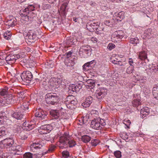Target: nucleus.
Instances as JSON below:
<instances>
[{"label":"nucleus","instance_id":"63","mask_svg":"<svg viewBox=\"0 0 158 158\" xmlns=\"http://www.w3.org/2000/svg\"><path fill=\"white\" fill-rule=\"evenodd\" d=\"M153 69L156 71H158V65L155 66Z\"/></svg>","mask_w":158,"mask_h":158},{"label":"nucleus","instance_id":"62","mask_svg":"<svg viewBox=\"0 0 158 158\" xmlns=\"http://www.w3.org/2000/svg\"><path fill=\"white\" fill-rule=\"evenodd\" d=\"M91 114H98V112L96 110H92L91 111Z\"/></svg>","mask_w":158,"mask_h":158},{"label":"nucleus","instance_id":"48","mask_svg":"<svg viewBox=\"0 0 158 158\" xmlns=\"http://www.w3.org/2000/svg\"><path fill=\"white\" fill-rule=\"evenodd\" d=\"M89 66H90V67L91 69H92L93 67H94L96 64V62L94 60H93L89 62Z\"/></svg>","mask_w":158,"mask_h":158},{"label":"nucleus","instance_id":"11","mask_svg":"<svg viewBox=\"0 0 158 158\" xmlns=\"http://www.w3.org/2000/svg\"><path fill=\"white\" fill-rule=\"evenodd\" d=\"M91 127L95 129L98 130L102 128V127H101L99 119H95L92 120L91 122Z\"/></svg>","mask_w":158,"mask_h":158},{"label":"nucleus","instance_id":"37","mask_svg":"<svg viewBox=\"0 0 158 158\" xmlns=\"http://www.w3.org/2000/svg\"><path fill=\"white\" fill-rule=\"evenodd\" d=\"M90 26L93 29H95L96 27L98 26V23L97 22L92 21L89 24Z\"/></svg>","mask_w":158,"mask_h":158},{"label":"nucleus","instance_id":"4","mask_svg":"<svg viewBox=\"0 0 158 158\" xmlns=\"http://www.w3.org/2000/svg\"><path fill=\"white\" fill-rule=\"evenodd\" d=\"M124 34L122 31H118L114 32L112 35L111 39L114 42L119 41L124 36Z\"/></svg>","mask_w":158,"mask_h":158},{"label":"nucleus","instance_id":"24","mask_svg":"<svg viewBox=\"0 0 158 158\" xmlns=\"http://www.w3.org/2000/svg\"><path fill=\"white\" fill-rule=\"evenodd\" d=\"M12 117L17 119H21L23 118V115L19 112H15L12 114Z\"/></svg>","mask_w":158,"mask_h":158},{"label":"nucleus","instance_id":"47","mask_svg":"<svg viewBox=\"0 0 158 158\" xmlns=\"http://www.w3.org/2000/svg\"><path fill=\"white\" fill-rule=\"evenodd\" d=\"M120 137L123 139H127L128 138V136L126 133H123L120 135Z\"/></svg>","mask_w":158,"mask_h":158},{"label":"nucleus","instance_id":"60","mask_svg":"<svg viewBox=\"0 0 158 158\" xmlns=\"http://www.w3.org/2000/svg\"><path fill=\"white\" fill-rule=\"evenodd\" d=\"M105 24L107 26H109L110 25V21L109 20H106L105 22Z\"/></svg>","mask_w":158,"mask_h":158},{"label":"nucleus","instance_id":"3","mask_svg":"<svg viewBox=\"0 0 158 158\" xmlns=\"http://www.w3.org/2000/svg\"><path fill=\"white\" fill-rule=\"evenodd\" d=\"M19 58L20 56L19 55L10 54L6 56L5 60L7 64L11 65L14 64L16 60Z\"/></svg>","mask_w":158,"mask_h":158},{"label":"nucleus","instance_id":"42","mask_svg":"<svg viewBox=\"0 0 158 158\" xmlns=\"http://www.w3.org/2000/svg\"><path fill=\"white\" fill-rule=\"evenodd\" d=\"M114 156L117 158H120L121 156V153L119 151H116L114 152Z\"/></svg>","mask_w":158,"mask_h":158},{"label":"nucleus","instance_id":"23","mask_svg":"<svg viewBox=\"0 0 158 158\" xmlns=\"http://www.w3.org/2000/svg\"><path fill=\"white\" fill-rule=\"evenodd\" d=\"M152 93L154 98L158 99V85L155 86L153 87Z\"/></svg>","mask_w":158,"mask_h":158},{"label":"nucleus","instance_id":"45","mask_svg":"<svg viewBox=\"0 0 158 158\" xmlns=\"http://www.w3.org/2000/svg\"><path fill=\"white\" fill-rule=\"evenodd\" d=\"M115 44L112 43H109L107 47V48H108L110 50H111L112 49L115 48Z\"/></svg>","mask_w":158,"mask_h":158},{"label":"nucleus","instance_id":"46","mask_svg":"<svg viewBox=\"0 0 158 158\" xmlns=\"http://www.w3.org/2000/svg\"><path fill=\"white\" fill-rule=\"evenodd\" d=\"M99 119L101 127H103L106 125V122L105 120L103 119H100V118H97Z\"/></svg>","mask_w":158,"mask_h":158},{"label":"nucleus","instance_id":"6","mask_svg":"<svg viewBox=\"0 0 158 158\" xmlns=\"http://www.w3.org/2000/svg\"><path fill=\"white\" fill-rule=\"evenodd\" d=\"M43 145L44 143L42 142L33 143L30 146V150L33 152L37 151L42 148Z\"/></svg>","mask_w":158,"mask_h":158},{"label":"nucleus","instance_id":"19","mask_svg":"<svg viewBox=\"0 0 158 158\" xmlns=\"http://www.w3.org/2000/svg\"><path fill=\"white\" fill-rule=\"evenodd\" d=\"M69 136L68 135H65L63 136H61L60 137V142L61 143L64 144L68 143L69 141Z\"/></svg>","mask_w":158,"mask_h":158},{"label":"nucleus","instance_id":"52","mask_svg":"<svg viewBox=\"0 0 158 158\" xmlns=\"http://www.w3.org/2000/svg\"><path fill=\"white\" fill-rule=\"evenodd\" d=\"M45 139L47 141H52L53 140V137L49 135H47L45 137Z\"/></svg>","mask_w":158,"mask_h":158},{"label":"nucleus","instance_id":"50","mask_svg":"<svg viewBox=\"0 0 158 158\" xmlns=\"http://www.w3.org/2000/svg\"><path fill=\"white\" fill-rule=\"evenodd\" d=\"M40 110L41 109H36V112L35 113V116L38 117H41Z\"/></svg>","mask_w":158,"mask_h":158},{"label":"nucleus","instance_id":"39","mask_svg":"<svg viewBox=\"0 0 158 158\" xmlns=\"http://www.w3.org/2000/svg\"><path fill=\"white\" fill-rule=\"evenodd\" d=\"M89 62L85 63L83 66V69L86 71H87L91 69L89 66Z\"/></svg>","mask_w":158,"mask_h":158},{"label":"nucleus","instance_id":"9","mask_svg":"<svg viewBox=\"0 0 158 158\" xmlns=\"http://www.w3.org/2000/svg\"><path fill=\"white\" fill-rule=\"evenodd\" d=\"M107 89L104 87H101L98 89L96 91V95L98 99H100L107 94Z\"/></svg>","mask_w":158,"mask_h":158},{"label":"nucleus","instance_id":"29","mask_svg":"<svg viewBox=\"0 0 158 158\" xmlns=\"http://www.w3.org/2000/svg\"><path fill=\"white\" fill-rule=\"evenodd\" d=\"M90 137L87 135H84L81 138V140L82 141L85 143L89 142L90 141Z\"/></svg>","mask_w":158,"mask_h":158},{"label":"nucleus","instance_id":"28","mask_svg":"<svg viewBox=\"0 0 158 158\" xmlns=\"http://www.w3.org/2000/svg\"><path fill=\"white\" fill-rule=\"evenodd\" d=\"M140 100L139 99H134L132 102V104L134 107H137L141 104Z\"/></svg>","mask_w":158,"mask_h":158},{"label":"nucleus","instance_id":"17","mask_svg":"<svg viewBox=\"0 0 158 158\" xmlns=\"http://www.w3.org/2000/svg\"><path fill=\"white\" fill-rule=\"evenodd\" d=\"M147 52L145 51H140L139 53L138 54V58L142 60H145L147 58Z\"/></svg>","mask_w":158,"mask_h":158},{"label":"nucleus","instance_id":"41","mask_svg":"<svg viewBox=\"0 0 158 158\" xmlns=\"http://www.w3.org/2000/svg\"><path fill=\"white\" fill-rule=\"evenodd\" d=\"M68 143L69 147H73L76 144L75 141L72 139L69 140Z\"/></svg>","mask_w":158,"mask_h":158},{"label":"nucleus","instance_id":"31","mask_svg":"<svg viewBox=\"0 0 158 158\" xmlns=\"http://www.w3.org/2000/svg\"><path fill=\"white\" fill-rule=\"evenodd\" d=\"M87 83L89 84L87 85L91 88H93L95 85L94 81L92 80H89L87 81Z\"/></svg>","mask_w":158,"mask_h":158},{"label":"nucleus","instance_id":"22","mask_svg":"<svg viewBox=\"0 0 158 158\" xmlns=\"http://www.w3.org/2000/svg\"><path fill=\"white\" fill-rule=\"evenodd\" d=\"M125 17V13L123 11H121L118 13L117 16V20L118 22L121 21Z\"/></svg>","mask_w":158,"mask_h":158},{"label":"nucleus","instance_id":"33","mask_svg":"<svg viewBox=\"0 0 158 158\" xmlns=\"http://www.w3.org/2000/svg\"><path fill=\"white\" fill-rule=\"evenodd\" d=\"M11 33L10 31H7L4 34V38L6 40L9 39L11 37Z\"/></svg>","mask_w":158,"mask_h":158},{"label":"nucleus","instance_id":"35","mask_svg":"<svg viewBox=\"0 0 158 158\" xmlns=\"http://www.w3.org/2000/svg\"><path fill=\"white\" fill-rule=\"evenodd\" d=\"M35 6L33 5H30L27 8H25V10H27L29 13V12H31L34 10L35 9Z\"/></svg>","mask_w":158,"mask_h":158},{"label":"nucleus","instance_id":"61","mask_svg":"<svg viewBox=\"0 0 158 158\" xmlns=\"http://www.w3.org/2000/svg\"><path fill=\"white\" fill-rule=\"evenodd\" d=\"M27 124H28L26 122H24L23 124V127H25V128H27Z\"/></svg>","mask_w":158,"mask_h":158},{"label":"nucleus","instance_id":"43","mask_svg":"<svg viewBox=\"0 0 158 158\" xmlns=\"http://www.w3.org/2000/svg\"><path fill=\"white\" fill-rule=\"evenodd\" d=\"M6 128L4 127L0 128V138L5 133Z\"/></svg>","mask_w":158,"mask_h":158},{"label":"nucleus","instance_id":"49","mask_svg":"<svg viewBox=\"0 0 158 158\" xmlns=\"http://www.w3.org/2000/svg\"><path fill=\"white\" fill-rule=\"evenodd\" d=\"M62 155L64 157L67 158L69 156V154L68 151H64L62 152Z\"/></svg>","mask_w":158,"mask_h":158},{"label":"nucleus","instance_id":"44","mask_svg":"<svg viewBox=\"0 0 158 158\" xmlns=\"http://www.w3.org/2000/svg\"><path fill=\"white\" fill-rule=\"evenodd\" d=\"M32 154L30 152H27L23 155V158H32Z\"/></svg>","mask_w":158,"mask_h":158},{"label":"nucleus","instance_id":"13","mask_svg":"<svg viewBox=\"0 0 158 158\" xmlns=\"http://www.w3.org/2000/svg\"><path fill=\"white\" fill-rule=\"evenodd\" d=\"M50 114L53 119H57L60 116V111L57 109L52 110L50 112Z\"/></svg>","mask_w":158,"mask_h":158},{"label":"nucleus","instance_id":"36","mask_svg":"<svg viewBox=\"0 0 158 158\" xmlns=\"http://www.w3.org/2000/svg\"><path fill=\"white\" fill-rule=\"evenodd\" d=\"M149 109H141L140 113L141 114L146 117L148 114Z\"/></svg>","mask_w":158,"mask_h":158},{"label":"nucleus","instance_id":"27","mask_svg":"<svg viewBox=\"0 0 158 158\" xmlns=\"http://www.w3.org/2000/svg\"><path fill=\"white\" fill-rule=\"evenodd\" d=\"M130 43L133 44L134 46H135L139 43V40L137 37L131 38L130 39Z\"/></svg>","mask_w":158,"mask_h":158},{"label":"nucleus","instance_id":"2","mask_svg":"<svg viewBox=\"0 0 158 158\" xmlns=\"http://www.w3.org/2000/svg\"><path fill=\"white\" fill-rule=\"evenodd\" d=\"M92 50L91 47L89 46L83 45L80 48L79 54L81 57L86 58L91 55Z\"/></svg>","mask_w":158,"mask_h":158},{"label":"nucleus","instance_id":"55","mask_svg":"<svg viewBox=\"0 0 158 158\" xmlns=\"http://www.w3.org/2000/svg\"><path fill=\"white\" fill-rule=\"evenodd\" d=\"M128 63L130 65L129 66H134V62L133 61V60L132 58L129 59V60L128 61Z\"/></svg>","mask_w":158,"mask_h":158},{"label":"nucleus","instance_id":"20","mask_svg":"<svg viewBox=\"0 0 158 158\" xmlns=\"http://www.w3.org/2000/svg\"><path fill=\"white\" fill-rule=\"evenodd\" d=\"M71 58H66L65 60V64L67 66L71 67L73 66L75 64L74 60H72Z\"/></svg>","mask_w":158,"mask_h":158},{"label":"nucleus","instance_id":"32","mask_svg":"<svg viewBox=\"0 0 158 158\" xmlns=\"http://www.w3.org/2000/svg\"><path fill=\"white\" fill-rule=\"evenodd\" d=\"M29 13L28 11L27 10H25V9L23 10H21L20 12V14L22 16H24L25 17L27 16Z\"/></svg>","mask_w":158,"mask_h":158},{"label":"nucleus","instance_id":"34","mask_svg":"<svg viewBox=\"0 0 158 158\" xmlns=\"http://www.w3.org/2000/svg\"><path fill=\"white\" fill-rule=\"evenodd\" d=\"M99 140L97 139H93L91 140V143L92 146H96L99 143Z\"/></svg>","mask_w":158,"mask_h":158},{"label":"nucleus","instance_id":"30","mask_svg":"<svg viewBox=\"0 0 158 158\" xmlns=\"http://www.w3.org/2000/svg\"><path fill=\"white\" fill-rule=\"evenodd\" d=\"M134 66H129L126 69L127 73L128 74H131L134 70Z\"/></svg>","mask_w":158,"mask_h":158},{"label":"nucleus","instance_id":"40","mask_svg":"<svg viewBox=\"0 0 158 158\" xmlns=\"http://www.w3.org/2000/svg\"><path fill=\"white\" fill-rule=\"evenodd\" d=\"M88 118H87V116L83 117V118L81 119V122L79 123V125L81 126H82L84 124H87L88 121Z\"/></svg>","mask_w":158,"mask_h":158},{"label":"nucleus","instance_id":"21","mask_svg":"<svg viewBox=\"0 0 158 158\" xmlns=\"http://www.w3.org/2000/svg\"><path fill=\"white\" fill-rule=\"evenodd\" d=\"M73 99H75V97L72 95H69L67 96L65 99V103L64 104V105H65L66 107L67 106L71 103V102Z\"/></svg>","mask_w":158,"mask_h":158},{"label":"nucleus","instance_id":"12","mask_svg":"<svg viewBox=\"0 0 158 158\" xmlns=\"http://www.w3.org/2000/svg\"><path fill=\"white\" fill-rule=\"evenodd\" d=\"M92 98L91 96H89L86 98L85 102L82 103V106L84 108L88 107L92 103Z\"/></svg>","mask_w":158,"mask_h":158},{"label":"nucleus","instance_id":"7","mask_svg":"<svg viewBox=\"0 0 158 158\" xmlns=\"http://www.w3.org/2000/svg\"><path fill=\"white\" fill-rule=\"evenodd\" d=\"M52 129V125L46 124L40 127L38 130L39 132L41 134L49 132Z\"/></svg>","mask_w":158,"mask_h":158},{"label":"nucleus","instance_id":"25","mask_svg":"<svg viewBox=\"0 0 158 158\" xmlns=\"http://www.w3.org/2000/svg\"><path fill=\"white\" fill-rule=\"evenodd\" d=\"M96 32L97 34H101L103 33V32L104 31V28L102 26H98V27H96Z\"/></svg>","mask_w":158,"mask_h":158},{"label":"nucleus","instance_id":"18","mask_svg":"<svg viewBox=\"0 0 158 158\" xmlns=\"http://www.w3.org/2000/svg\"><path fill=\"white\" fill-rule=\"evenodd\" d=\"M0 95L4 97V98L7 97V96H12L11 94H9L8 92V89L6 88H1L0 89Z\"/></svg>","mask_w":158,"mask_h":158},{"label":"nucleus","instance_id":"51","mask_svg":"<svg viewBox=\"0 0 158 158\" xmlns=\"http://www.w3.org/2000/svg\"><path fill=\"white\" fill-rule=\"evenodd\" d=\"M123 123L127 127L129 128V126L131 123L130 121L129 120H125L123 121Z\"/></svg>","mask_w":158,"mask_h":158},{"label":"nucleus","instance_id":"1","mask_svg":"<svg viewBox=\"0 0 158 158\" xmlns=\"http://www.w3.org/2000/svg\"><path fill=\"white\" fill-rule=\"evenodd\" d=\"M58 98L57 94L54 93L47 94L45 97V101L47 104L54 105L57 102Z\"/></svg>","mask_w":158,"mask_h":158},{"label":"nucleus","instance_id":"14","mask_svg":"<svg viewBox=\"0 0 158 158\" xmlns=\"http://www.w3.org/2000/svg\"><path fill=\"white\" fill-rule=\"evenodd\" d=\"M121 60H122L121 58L118 56H116L115 57H112L111 58V60L113 63L118 64L119 65H123Z\"/></svg>","mask_w":158,"mask_h":158},{"label":"nucleus","instance_id":"64","mask_svg":"<svg viewBox=\"0 0 158 158\" xmlns=\"http://www.w3.org/2000/svg\"><path fill=\"white\" fill-rule=\"evenodd\" d=\"M41 117H42L43 116L44 117V116L46 115V114L44 112V111H41Z\"/></svg>","mask_w":158,"mask_h":158},{"label":"nucleus","instance_id":"8","mask_svg":"<svg viewBox=\"0 0 158 158\" xmlns=\"http://www.w3.org/2000/svg\"><path fill=\"white\" fill-rule=\"evenodd\" d=\"M68 2H64L62 4L59 10V12L61 16L63 17L64 18H65L66 15V12L68 10L67 6L68 4Z\"/></svg>","mask_w":158,"mask_h":158},{"label":"nucleus","instance_id":"53","mask_svg":"<svg viewBox=\"0 0 158 158\" xmlns=\"http://www.w3.org/2000/svg\"><path fill=\"white\" fill-rule=\"evenodd\" d=\"M34 127V126L32 125L27 124V128H24V129H26L27 130H31Z\"/></svg>","mask_w":158,"mask_h":158},{"label":"nucleus","instance_id":"57","mask_svg":"<svg viewBox=\"0 0 158 158\" xmlns=\"http://www.w3.org/2000/svg\"><path fill=\"white\" fill-rule=\"evenodd\" d=\"M72 54V52L70 51L69 52H68L66 53V56L67 57V58H69V57L71 56V55Z\"/></svg>","mask_w":158,"mask_h":158},{"label":"nucleus","instance_id":"15","mask_svg":"<svg viewBox=\"0 0 158 158\" xmlns=\"http://www.w3.org/2000/svg\"><path fill=\"white\" fill-rule=\"evenodd\" d=\"M52 85L53 86H55L56 88H58L62 84V81L60 79L53 78L52 80Z\"/></svg>","mask_w":158,"mask_h":158},{"label":"nucleus","instance_id":"10","mask_svg":"<svg viewBox=\"0 0 158 158\" xmlns=\"http://www.w3.org/2000/svg\"><path fill=\"white\" fill-rule=\"evenodd\" d=\"M16 23V19L12 16H9L6 19L5 23V24L8 27L14 26Z\"/></svg>","mask_w":158,"mask_h":158},{"label":"nucleus","instance_id":"38","mask_svg":"<svg viewBox=\"0 0 158 158\" xmlns=\"http://www.w3.org/2000/svg\"><path fill=\"white\" fill-rule=\"evenodd\" d=\"M71 87L72 90L73 92L78 91L81 88L77 85L73 84L71 85Z\"/></svg>","mask_w":158,"mask_h":158},{"label":"nucleus","instance_id":"54","mask_svg":"<svg viewBox=\"0 0 158 158\" xmlns=\"http://www.w3.org/2000/svg\"><path fill=\"white\" fill-rule=\"evenodd\" d=\"M91 41L94 43H97L98 40L97 38L95 37H92L91 38Z\"/></svg>","mask_w":158,"mask_h":158},{"label":"nucleus","instance_id":"26","mask_svg":"<svg viewBox=\"0 0 158 158\" xmlns=\"http://www.w3.org/2000/svg\"><path fill=\"white\" fill-rule=\"evenodd\" d=\"M77 103V101H76V98L75 97V99H73L71 102V103H69L68 106H67V108L68 109L72 108V109H75V105Z\"/></svg>","mask_w":158,"mask_h":158},{"label":"nucleus","instance_id":"59","mask_svg":"<svg viewBox=\"0 0 158 158\" xmlns=\"http://www.w3.org/2000/svg\"><path fill=\"white\" fill-rule=\"evenodd\" d=\"M28 137L27 135H22L21 136V138L23 139H25Z\"/></svg>","mask_w":158,"mask_h":158},{"label":"nucleus","instance_id":"16","mask_svg":"<svg viewBox=\"0 0 158 158\" xmlns=\"http://www.w3.org/2000/svg\"><path fill=\"white\" fill-rule=\"evenodd\" d=\"M27 38H28L31 42L32 40H35L36 38V35L32 31H30L28 32L26 36Z\"/></svg>","mask_w":158,"mask_h":158},{"label":"nucleus","instance_id":"5","mask_svg":"<svg viewBox=\"0 0 158 158\" xmlns=\"http://www.w3.org/2000/svg\"><path fill=\"white\" fill-rule=\"evenodd\" d=\"M21 77L23 81L29 83L32 80L33 76L30 72L26 71L23 72L22 73Z\"/></svg>","mask_w":158,"mask_h":158},{"label":"nucleus","instance_id":"56","mask_svg":"<svg viewBox=\"0 0 158 158\" xmlns=\"http://www.w3.org/2000/svg\"><path fill=\"white\" fill-rule=\"evenodd\" d=\"M28 103L27 102H24L23 103V106L24 109H28Z\"/></svg>","mask_w":158,"mask_h":158},{"label":"nucleus","instance_id":"58","mask_svg":"<svg viewBox=\"0 0 158 158\" xmlns=\"http://www.w3.org/2000/svg\"><path fill=\"white\" fill-rule=\"evenodd\" d=\"M31 20L32 18L31 17L27 16L25 17V20L27 21H28L29 20L31 21Z\"/></svg>","mask_w":158,"mask_h":158}]
</instances>
